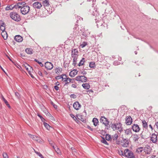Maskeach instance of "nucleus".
Returning <instances> with one entry per match:
<instances>
[{"label":"nucleus","instance_id":"1","mask_svg":"<svg viewBox=\"0 0 158 158\" xmlns=\"http://www.w3.org/2000/svg\"><path fill=\"white\" fill-rule=\"evenodd\" d=\"M111 127L113 131L118 130L120 132L123 131V128L120 123L118 122L117 123L112 124Z\"/></svg>","mask_w":158,"mask_h":158},{"label":"nucleus","instance_id":"2","mask_svg":"<svg viewBox=\"0 0 158 158\" xmlns=\"http://www.w3.org/2000/svg\"><path fill=\"white\" fill-rule=\"evenodd\" d=\"M124 156L128 158H134L135 156L131 151L128 149H126L124 151Z\"/></svg>","mask_w":158,"mask_h":158},{"label":"nucleus","instance_id":"3","mask_svg":"<svg viewBox=\"0 0 158 158\" xmlns=\"http://www.w3.org/2000/svg\"><path fill=\"white\" fill-rule=\"evenodd\" d=\"M30 7L27 5L22 7L20 9V12L21 14L23 15L27 14L29 11Z\"/></svg>","mask_w":158,"mask_h":158},{"label":"nucleus","instance_id":"4","mask_svg":"<svg viewBox=\"0 0 158 158\" xmlns=\"http://www.w3.org/2000/svg\"><path fill=\"white\" fill-rule=\"evenodd\" d=\"M11 18L14 20L19 21L20 20V16L16 12H11L10 14Z\"/></svg>","mask_w":158,"mask_h":158},{"label":"nucleus","instance_id":"5","mask_svg":"<svg viewBox=\"0 0 158 158\" xmlns=\"http://www.w3.org/2000/svg\"><path fill=\"white\" fill-rule=\"evenodd\" d=\"M75 80L81 82H85L87 80V77L84 76H77L75 78Z\"/></svg>","mask_w":158,"mask_h":158},{"label":"nucleus","instance_id":"6","mask_svg":"<svg viewBox=\"0 0 158 158\" xmlns=\"http://www.w3.org/2000/svg\"><path fill=\"white\" fill-rule=\"evenodd\" d=\"M23 67H24L26 68V69L28 72V73L31 76V77L33 78V76L31 74V70H32V67L27 63L24 64Z\"/></svg>","mask_w":158,"mask_h":158},{"label":"nucleus","instance_id":"7","mask_svg":"<svg viewBox=\"0 0 158 158\" xmlns=\"http://www.w3.org/2000/svg\"><path fill=\"white\" fill-rule=\"evenodd\" d=\"M100 120L101 122L103 124L105 125L106 126H107L109 124V121L106 118L104 117H102L100 118Z\"/></svg>","mask_w":158,"mask_h":158},{"label":"nucleus","instance_id":"8","mask_svg":"<svg viewBox=\"0 0 158 158\" xmlns=\"http://www.w3.org/2000/svg\"><path fill=\"white\" fill-rule=\"evenodd\" d=\"M32 6L34 8L39 9L42 7V5L41 3L36 2L33 3Z\"/></svg>","mask_w":158,"mask_h":158},{"label":"nucleus","instance_id":"9","mask_svg":"<svg viewBox=\"0 0 158 158\" xmlns=\"http://www.w3.org/2000/svg\"><path fill=\"white\" fill-rule=\"evenodd\" d=\"M151 140L153 143H156L158 140L157 135L152 134L151 136Z\"/></svg>","mask_w":158,"mask_h":158},{"label":"nucleus","instance_id":"10","mask_svg":"<svg viewBox=\"0 0 158 158\" xmlns=\"http://www.w3.org/2000/svg\"><path fill=\"white\" fill-rule=\"evenodd\" d=\"M72 80H73V79H72L69 77H67V76H66L65 78L64 77L63 78V80L62 81L65 82L64 85H65L68 84L70 82L73 83V82L72 81Z\"/></svg>","mask_w":158,"mask_h":158},{"label":"nucleus","instance_id":"11","mask_svg":"<svg viewBox=\"0 0 158 158\" xmlns=\"http://www.w3.org/2000/svg\"><path fill=\"white\" fill-rule=\"evenodd\" d=\"M45 68L48 70L52 69L53 67V64L51 63L48 62L45 63Z\"/></svg>","mask_w":158,"mask_h":158},{"label":"nucleus","instance_id":"12","mask_svg":"<svg viewBox=\"0 0 158 158\" xmlns=\"http://www.w3.org/2000/svg\"><path fill=\"white\" fill-rule=\"evenodd\" d=\"M132 129L133 131L136 132H138L140 130V128L137 124H134L132 126Z\"/></svg>","mask_w":158,"mask_h":158},{"label":"nucleus","instance_id":"13","mask_svg":"<svg viewBox=\"0 0 158 158\" xmlns=\"http://www.w3.org/2000/svg\"><path fill=\"white\" fill-rule=\"evenodd\" d=\"M71 55L72 58H77L79 55L78 51L77 50H72Z\"/></svg>","mask_w":158,"mask_h":158},{"label":"nucleus","instance_id":"14","mask_svg":"<svg viewBox=\"0 0 158 158\" xmlns=\"http://www.w3.org/2000/svg\"><path fill=\"white\" fill-rule=\"evenodd\" d=\"M28 135L33 140H35L38 142H40L41 141L39 137L30 134Z\"/></svg>","mask_w":158,"mask_h":158},{"label":"nucleus","instance_id":"15","mask_svg":"<svg viewBox=\"0 0 158 158\" xmlns=\"http://www.w3.org/2000/svg\"><path fill=\"white\" fill-rule=\"evenodd\" d=\"M132 122V119L130 116H127L126 118L125 123L127 125H131Z\"/></svg>","mask_w":158,"mask_h":158},{"label":"nucleus","instance_id":"16","mask_svg":"<svg viewBox=\"0 0 158 158\" xmlns=\"http://www.w3.org/2000/svg\"><path fill=\"white\" fill-rule=\"evenodd\" d=\"M123 139V142H122V146L124 147H127L128 145L129 142V140L127 139H124L122 138Z\"/></svg>","mask_w":158,"mask_h":158},{"label":"nucleus","instance_id":"17","mask_svg":"<svg viewBox=\"0 0 158 158\" xmlns=\"http://www.w3.org/2000/svg\"><path fill=\"white\" fill-rule=\"evenodd\" d=\"M73 106L74 108L76 110H79L81 107V105L78 102H74Z\"/></svg>","mask_w":158,"mask_h":158},{"label":"nucleus","instance_id":"18","mask_svg":"<svg viewBox=\"0 0 158 158\" xmlns=\"http://www.w3.org/2000/svg\"><path fill=\"white\" fill-rule=\"evenodd\" d=\"M77 73V70H73L71 71L69 73V76L71 77H74Z\"/></svg>","mask_w":158,"mask_h":158},{"label":"nucleus","instance_id":"19","mask_svg":"<svg viewBox=\"0 0 158 158\" xmlns=\"http://www.w3.org/2000/svg\"><path fill=\"white\" fill-rule=\"evenodd\" d=\"M15 40L18 42H21L23 40V38L20 35H16L15 37Z\"/></svg>","mask_w":158,"mask_h":158},{"label":"nucleus","instance_id":"20","mask_svg":"<svg viewBox=\"0 0 158 158\" xmlns=\"http://www.w3.org/2000/svg\"><path fill=\"white\" fill-rule=\"evenodd\" d=\"M125 133L127 135L130 136L132 135V132L130 128L126 129L125 130Z\"/></svg>","mask_w":158,"mask_h":158},{"label":"nucleus","instance_id":"21","mask_svg":"<svg viewBox=\"0 0 158 158\" xmlns=\"http://www.w3.org/2000/svg\"><path fill=\"white\" fill-rule=\"evenodd\" d=\"M62 69L59 67H56L55 68V72L58 75L60 74L62 72Z\"/></svg>","mask_w":158,"mask_h":158},{"label":"nucleus","instance_id":"22","mask_svg":"<svg viewBox=\"0 0 158 158\" xmlns=\"http://www.w3.org/2000/svg\"><path fill=\"white\" fill-rule=\"evenodd\" d=\"M145 153L149 154L151 152V149L149 147H145L143 149Z\"/></svg>","mask_w":158,"mask_h":158},{"label":"nucleus","instance_id":"23","mask_svg":"<svg viewBox=\"0 0 158 158\" xmlns=\"http://www.w3.org/2000/svg\"><path fill=\"white\" fill-rule=\"evenodd\" d=\"M43 6L44 7L48 6L50 5V4L49 1L47 0H45L43 1L42 2Z\"/></svg>","mask_w":158,"mask_h":158},{"label":"nucleus","instance_id":"24","mask_svg":"<svg viewBox=\"0 0 158 158\" xmlns=\"http://www.w3.org/2000/svg\"><path fill=\"white\" fill-rule=\"evenodd\" d=\"M1 35L4 40H6L7 38V34L5 31H2Z\"/></svg>","mask_w":158,"mask_h":158},{"label":"nucleus","instance_id":"25","mask_svg":"<svg viewBox=\"0 0 158 158\" xmlns=\"http://www.w3.org/2000/svg\"><path fill=\"white\" fill-rule=\"evenodd\" d=\"M92 121L94 125L95 126H96L98 125V121L97 118H94L93 119Z\"/></svg>","mask_w":158,"mask_h":158},{"label":"nucleus","instance_id":"26","mask_svg":"<svg viewBox=\"0 0 158 158\" xmlns=\"http://www.w3.org/2000/svg\"><path fill=\"white\" fill-rule=\"evenodd\" d=\"M82 86L85 89H88L90 88V85L88 83H83L82 84Z\"/></svg>","mask_w":158,"mask_h":158},{"label":"nucleus","instance_id":"27","mask_svg":"<svg viewBox=\"0 0 158 158\" xmlns=\"http://www.w3.org/2000/svg\"><path fill=\"white\" fill-rule=\"evenodd\" d=\"M78 118L82 122H84L85 120V118L84 116L82 115H79L78 116Z\"/></svg>","mask_w":158,"mask_h":158},{"label":"nucleus","instance_id":"28","mask_svg":"<svg viewBox=\"0 0 158 158\" xmlns=\"http://www.w3.org/2000/svg\"><path fill=\"white\" fill-rule=\"evenodd\" d=\"M139 137L137 134H135L133 135V140L134 141L136 142L139 139Z\"/></svg>","mask_w":158,"mask_h":158},{"label":"nucleus","instance_id":"29","mask_svg":"<svg viewBox=\"0 0 158 158\" xmlns=\"http://www.w3.org/2000/svg\"><path fill=\"white\" fill-rule=\"evenodd\" d=\"M142 125L144 128H148V125L147 123L145 120H143L142 121Z\"/></svg>","mask_w":158,"mask_h":158},{"label":"nucleus","instance_id":"30","mask_svg":"<svg viewBox=\"0 0 158 158\" xmlns=\"http://www.w3.org/2000/svg\"><path fill=\"white\" fill-rule=\"evenodd\" d=\"M14 8L13 7V5H11L7 6L5 8V10H12Z\"/></svg>","mask_w":158,"mask_h":158},{"label":"nucleus","instance_id":"31","mask_svg":"<svg viewBox=\"0 0 158 158\" xmlns=\"http://www.w3.org/2000/svg\"><path fill=\"white\" fill-rule=\"evenodd\" d=\"M90 34V32L87 30L84 32H83L82 35H83L86 37Z\"/></svg>","mask_w":158,"mask_h":158},{"label":"nucleus","instance_id":"32","mask_svg":"<svg viewBox=\"0 0 158 158\" xmlns=\"http://www.w3.org/2000/svg\"><path fill=\"white\" fill-rule=\"evenodd\" d=\"M143 147H139L136 149V152L138 153H140L143 151Z\"/></svg>","mask_w":158,"mask_h":158},{"label":"nucleus","instance_id":"33","mask_svg":"<svg viewBox=\"0 0 158 158\" xmlns=\"http://www.w3.org/2000/svg\"><path fill=\"white\" fill-rule=\"evenodd\" d=\"M5 24L4 23H2V25H1L0 26V29L2 31H4V30L5 29Z\"/></svg>","mask_w":158,"mask_h":158},{"label":"nucleus","instance_id":"34","mask_svg":"<svg viewBox=\"0 0 158 158\" xmlns=\"http://www.w3.org/2000/svg\"><path fill=\"white\" fill-rule=\"evenodd\" d=\"M89 66L91 68H94L95 66V63L93 62H90L89 64Z\"/></svg>","mask_w":158,"mask_h":158},{"label":"nucleus","instance_id":"35","mask_svg":"<svg viewBox=\"0 0 158 158\" xmlns=\"http://www.w3.org/2000/svg\"><path fill=\"white\" fill-rule=\"evenodd\" d=\"M85 62L84 58H83L79 63L78 65L81 66Z\"/></svg>","mask_w":158,"mask_h":158},{"label":"nucleus","instance_id":"36","mask_svg":"<svg viewBox=\"0 0 158 158\" xmlns=\"http://www.w3.org/2000/svg\"><path fill=\"white\" fill-rule=\"evenodd\" d=\"M25 52L27 54H31L33 53V50H25Z\"/></svg>","mask_w":158,"mask_h":158},{"label":"nucleus","instance_id":"37","mask_svg":"<svg viewBox=\"0 0 158 158\" xmlns=\"http://www.w3.org/2000/svg\"><path fill=\"white\" fill-rule=\"evenodd\" d=\"M87 44V42H83L82 44H80V46L82 48H83L85 47V46H86Z\"/></svg>","mask_w":158,"mask_h":158},{"label":"nucleus","instance_id":"38","mask_svg":"<svg viewBox=\"0 0 158 158\" xmlns=\"http://www.w3.org/2000/svg\"><path fill=\"white\" fill-rule=\"evenodd\" d=\"M19 4H18V3L16 4L15 5L13 6V7L14 8L17 9L18 8H20L22 7L21 6H20L19 5Z\"/></svg>","mask_w":158,"mask_h":158},{"label":"nucleus","instance_id":"39","mask_svg":"<svg viewBox=\"0 0 158 158\" xmlns=\"http://www.w3.org/2000/svg\"><path fill=\"white\" fill-rule=\"evenodd\" d=\"M34 150L35 152L37 155H38L41 158H44V156L40 153L35 151L34 149Z\"/></svg>","mask_w":158,"mask_h":158},{"label":"nucleus","instance_id":"40","mask_svg":"<svg viewBox=\"0 0 158 158\" xmlns=\"http://www.w3.org/2000/svg\"><path fill=\"white\" fill-rule=\"evenodd\" d=\"M118 136L117 134H114L112 138L113 140H116L118 138Z\"/></svg>","mask_w":158,"mask_h":158},{"label":"nucleus","instance_id":"41","mask_svg":"<svg viewBox=\"0 0 158 158\" xmlns=\"http://www.w3.org/2000/svg\"><path fill=\"white\" fill-rule=\"evenodd\" d=\"M101 142L103 143L106 145H108L109 144L106 140L104 139H102L101 140Z\"/></svg>","mask_w":158,"mask_h":158},{"label":"nucleus","instance_id":"42","mask_svg":"<svg viewBox=\"0 0 158 158\" xmlns=\"http://www.w3.org/2000/svg\"><path fill=\"white\" fill-rule=\"evenodd\" d=\"M18 3L19 4V5L20 6H21V7H23L25 6H26V3L24 2H19Z\"/></svg>","mask_w":158,"mask_h":158},{"label":"nucleus","instance_id":"43","mask_svg":"<svg viewBox=\"0 0 158 158\" xmlns=\"http://www.w3.org/2000/svg\"><path fill=\"white\" fill-rule=\"evenodd\" d=\"M73 64L74 66H75L77 63V58H73Z\"/></svg>","mask_w":158,"mask_h":158},{"label":"nucleus","instance_id":"44","mask_svg":"<svg viewBox=\"0 0 158 158\" xmlns=\"http://www.w3.org/2000/svg\"><path fill=\"white\" fill-rule=\"evenodd\" d=\"M44 126L47 129H49L51 127L47 123H44Z\"/></svg>","mask_w":158,"mask_h":158},{"label":"nucleus","instance_id":"45","mask_svg":"<svg viewBox=\"0 0 158 158\" xmlns=\"http://www.w3.org/2000/svg\"><path fill=\"white\" fill-rule=\"evenodd\" d=\"M106 140L109 141L111 139V138L110 135H106Z\"/></svg>","mask_w":158,"mask_h":158},{"label":"nucleus","instance_id":"46","mask_svg":"<svg viewBox=\"0 0 158 158\" xmlns=\"http://www.w3.org/2000/svg\"><path fill=\"white\" fill-rule=\"evenodd\" d=\"M3 158H8V157L7 154L6 153H3Z\"/></svg>","mask_w":158,"mask_h":158},{"label":"nucleus","instance_id":"47","mask_svg":"<svg viewBox=\"0 0 158 158\" xmlns=\"http://www.w3.org/2000/svg\"><path fill=\"white\" fill-rule=\"evenodd\" d=\"M118 153L119 155L121 156H124V153H123V152L122 151H118Z\"/></svg>","mask_w":158,"mask_h":158},{"label":"nucleus","instance_id":"48","mask_svg":"<svg viewBox=\"0 0 158 158\" xmlns=\"http://www.w3.org/2000/svg\"><path fill=\"white\" fill-rule=\"evenodd\" d=\"M37 115L40 118L42 121H43L44 120V118L39 114H37Z\"/></svg>","mask_w":158,"mask_h":158},{"label":"nucleus","instance_id":"49","mask_svg":"<svg viewBox=\"0 0 158 158\" xmlns=\"http://www.w3.org/2000/svg\"><path fill=\"white\" fill-rule=\"evenodd\" d=\"M70 97L71 98H76V96L74 94H72L70 95Z\"/></svg>","mask_w":158,"mask_h":158},{"label":"nucleus","instance_id":"50","mask_svg":"<svg viewBox=\"0 0 158 158\" xmlns=\"http://www.w3.org/2000/svg\"><path fill=\"white\" fill-rule=\"evenodd\" d=\"M2 99L3 101L6 104H7L8 102L6 101V100L4 98L3 96H2Z\"/></svg>","mask_w":158,"mask_h":158},{"label":"nucleus","instance_id":"51","mask_svg":"<svg viewBox=\"0 0 158 158\" xmlns=\"http://www.w3.org/2000/svg\"><path fill=\"white\" fill-rule=\"evenodd\" d=\"M15 96L18 98H19L20 97V95L17 92L15 93Z\"/></svg>","mask_w":158,"mask_h":158},{"label":"nucleus","instance_id":"52","mask_svg":"<svg viewBox=\"0 0 158 158\" xmlns=\"http://www.w3.org/2000/svg\"><path fill=\"white\" fill-rule=\"evenodd\" d=\"M66 76V75L65 74H63V75H60V76L61 77H60V79H62V81L63 80V78H64V77L65 78Z\"/></svg>","mask_w":158,"mask_h":158},{"label":"nucleus","instance_id":"53","mask_svg":"<svg viewBox=\"0 0 158 158\" xmlns=\"http://www.w3.org/2000/svg\"><path fill=\"white\" fill-rule=\"evenodd\" d=\"M54 149H55L56 152L57 153H59V152H60V150H59L58 148H57L56 149H55V148L53 147Z\"/></svg>","mask_w":158,"mask_h":158},{"label":"nucleus","instance_id":"54","mask_svg":"<svg viewBox=\"0 0 158 158\" xmlns=\"http://www.w3.org/2000/svg\"><path fill=\"white\" fill-rule=\"evenodd\" d=\"M54 88L56 90H58L59 89V87L57 85L55 86H54Z\"/></svg>","mask_w":158,"mask_h":158},{"label":"nucleus","instance_id":"55","mask_svg":"<svg viewBox=\"0 0 158 158\" xmlns=\"http://www.w3.org/2000/svg\"><path fill=\"white\" fill-rule=\"evenodd\" d=\"M37 63L40 65L41 66H43V65L41 62H40L39 61H38Z\"/></svg>","mask_w":158,"mask_h":158},{"label":"nucleus","instance_id":"56","mask_svg":"<svg viewBox=\"0 0 158 158\" xmlns=\"http://www.w3.org/2000/svg\"><path fill=\"white\" fill-rule=\"evenodd\" d=\"M60 77H61L60 76H58L56 77V79L59 80L60 79Z\"/></svg>","mask_w":158,"mask_h":158},{"label":"nucleus","instance_id":"57","mask_svg":"<svg viewBox=\"0 0 158 158\" xmlns=\"http://www.w3.org/2000/svg\"><path fill=\"white\" fill-rule=\"evenodd\" d=\"M20 55L22 57H24L25 56V55L23 53H20Z\"/></svg>","mask_w":158,"mask_h":158},{"label":"nucleus","instance_id":"58","mask_svg":"<svg viewBox=\"0 0 158 158\" xmlns=\"http://www.w3.org/2000/svg\"><path fill=\"white\" fill-rule=\"evenodd\" d=\"M72 87L74 88H77V85L75 84H73L72 85Z\"/></svg>","mask_w":158,"mask_h":158},{"label":"nucleus","instance_id":"59","mask_svg":"<svg viewBox=\"0 0 158 158\" xmlns=\"http://www.w3.org/2000/svg\"><path fill=\"white\" fill-rule=\"evenodd\" d=\"M70 116L73 119L74 118L75 116L73 114H70Z\"/></svg>","mask_w":158,"mask_h":158},{"label":"nucleus","instance_id":"60","mask_svg":"<svg viewBox=\"0 0 158 158\" xmlns=\"http://www.w3.org/2000/svg\"><path fill=\"white\" fill-rule=\"evenodd\" d=\"M38 74H39V75H40L41 76H42V73H41V71H39V72H38Z\"/></svg>","mask_w":158,"mask_h":158},{"label":"nucleus","instance_id":"61","mask_svg":"<svg viewBox=\"0 0 158 158\" xmlns=\"http://www.w3.org/2000/svg\"><path fill=\"white\" fill-rule=\"evenodd\" d=\"M82 73L83 75H85L86 74V72L83 71L82 72Z\"/></svg>","mask_w":158,"mask_h":158},{"label":"nucleus","instance_id":"62","mask_svg":"<svg viewBox=\"0 0 158 158\" xmlns=\"http://www.w3.org/2000/svg\"><path fill=\"white\" fill-rule=\"evenodd\" d=\"M88 128L90 129L91 131H93V129L90 126H88Z\"/></svg>","mask_w":158,"mask_h":158},{"label":"nucleus","instance_id":"63","mask_svg":"<svg viewBox=\"0 0 158 158\" xmlns=\"http://www.w3.org/2000/svg\"><path fill=\"white\" fill-rule=\"evenodd\" d=\"M155 125L157 129H158V122L156 123Z\"/></svg>","mask_w":158,"mask_h":158},{"label":"nucleus","instance_id":"64","mask_svg":"<svg viewBox=\"0 0 158 158\" xmlns=\"http://www.w3.org/2000/svg\"><path fill=\"white\" fill-rule=\"evenodd\" d=\"M56 85L58 86L59 85L60 83L59 82H57L56 83Z\"/></svg>","mask_w":158,"mask_h":158}]
</instances>
